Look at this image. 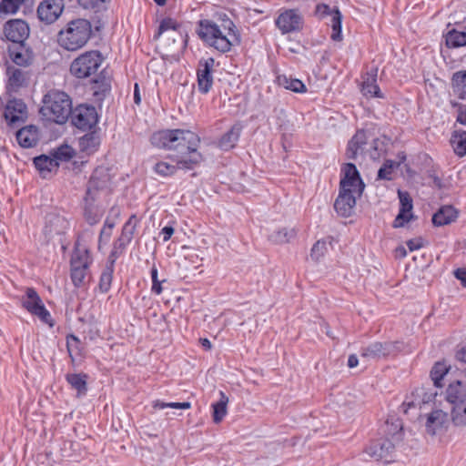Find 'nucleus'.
Returning <instances> with one entry per match:
<instances>
[{
  "instance_id": "nucleus-1",
  "label": "nucleus",
  "mask_w": 466,
  "mask_h": 466,
  "mask_svg": "<svg viewBox=\"0 0 466 466\" xmlns=\"http://www.w3.org/2000/svg\"><path fill=\"white\" fill-rule=\"evenodd\" d=\"M198 35L220 53L229 52L232 46L239 45L241 41L236 25L226 14H218L217 21H200Z\"/></svg>"
},
{
  "instance_id": "nucleus-2",
  "label": "nucleus",
  "mask_w": 466,
  "mask_h": 466,
  "mask_svg": "<svg viewBox=\"0 0 466 466\" xmlns=\"http://www.w3.org/2000/svg\"><path fill=\"white\" fill-rule=\"evenodd\" d=\"M112 73L108 67H104L99 74L89 80V90L95 106L89 105V153L96 151L102 139L101 128L96 127L99 121L102 104L111 90Z\"/></svg>"
},
{
  "instance_id": "nucleus-3",
  "label": "nucleus",
  "mask_w": 466,
  "mask_h": 466,
  "mask_svg": "<svg viewBox=\"0 0 466 466\" xmlns=\"http://www.w3.org/2000/svg\"><path fill=\"white\" fill-rule=\"evenodd\" d=\"M341 172L343 177L339 182V192L334 208L339 216L349 218L356 206V197L362 194L365 185L354 164H346Z\"/></svg>"
},
{
  "instance_id": "nucleus-4",
  "label": "nucleus",
  "mask_w": 466,
  "mask_h": 466,
  "mask_svg": "<svg viewBox=\"0 0 466 466\" xmlns=\"http://www.w3.org/2000/svg\"><path fill=\"white\" fill-rule=\"evenodd\" d=\"M150 141L156 147L183 152L198 148L200 138L196 133L187 129H166L155 132Z\"/></svg>"
},
{
  "instance_id": "nucleus-5",
  "label": "nucleus",
  "mask_w": 466,
  "mask_h": 466,
  "mask_svg": "<svg viewBox=\"0 0 466 466\" xmlns=\"http://www.w3.org/2000/svg\"><path fill=\"white\" fill-rule=\"evenodd\" d=\"M72 102L67 94L59 90H50L43 98L41 114L56 124H65L71 112Z\"/></svg>"
},
{
  "instance_id": "nucleus-6",
  "label": "nucleus",
  "mask_w": 466,
  "mask_h": 466,
  "mask_svg": "<svg viewBox=\"0 0 466 466\" xmlns=\"http://www.w3.org/2000/svg\"><path fill=\"white\" fill-rule=\"evenodd\" d=\"M446 400L451 405V421L456 428H466V381L455 380L446 390Z\"/></svg>"
},
{
  "instance_id": "nucleus-7",
  "label": "nucleus",
  "mask_w": 466,
  "mask_h": 466,
  "mask_svg": "<svg viewBox=\"0 0 466 466\" xmlns=\"http://www.w3.org/2000/svg\"><path fill=\"white\" fill-rule=\"evenodd\" d=\"M57 41L68 51H77L87 43V20L70 21L65 29L59 31Z\"/></svg>"
},
{
  "instance_id": "nucleus-8",
  "label": "nucleus",
  "mask_w": 466,
  "mask_h": 466,
  "mask_svg": "<svg viewBox=\"0 0 466 466\" xmlns=\"http://www.w3.org/2000/svg\"><path fill=\"white\" fill-rule=\"evenodd\" d=\"M110 0H89V7L94 10L96 15L89 21V40L94 39L96 46H105L102 36V29L105 25V14Z\"/></svg>"
},
{
  "instance_id": "nucleus-9",
  "label": "nucleus",
  "mask_w": 466,
  "mask_h": 466,
  "mask_svg": "<svg viewBox=\"0 0 466 466\" xmlns=\"http://www.w3.org/2000/svg\"><path fill=\"white\" fill-rule=\"evenodd\" d=\"M397 350V343L391 341H374L360 350V357L367 361H377L393 354Z\"/></svg>"
},
{
  "instance_id": "nucleus-10",
  "label": "nucleus",
  "mask_w": 466,
  "mask_h": 466,
  "mask_svg": "<svg viewBox=\"0 0 466 466\" xmlns=\"http://www.w3.org/2000/svg\"><path fill=\"white\" fill-rule=\"evenodd\" d=\"M23 306L32 314L37 316L41 320L49 323L51 316L45 308L37 292L32 289H26L25 295L22 299Z\"/></svg>"
},
{
  "instance_id": "nucleus-11",
  "label": "nucleus",
  "mask_w": 466,
  "mask_h": 466,
  "mask_svg": "<svg viewBox=\"0 0 466 466\" xmlns=\"http://www.w3.org/2000/svg\"><path fill=\"white\" fill-rule=\"evenodd\" d=\"M65 8L64 0H43L37 7V16L46 25L55 23Z\"/></svg>"
},
{
  "instance_id": "nucleus-12",
  "label": "nucleus",
  "mask_w": 466,
  "mask_h": 466,
  "mask_svg": "<svg viewBox=\"0 0 466 466\" xmlns=\"http://www.w3.org/2000/svg\"><path fill=\"white\" fill-rule=\"evenodd\" d=\"M450 422H451V418H449L447 412L440 409H435L426 416V432L431 436L442 433L447 431Z\"/></svg>"
},
{
  "instance_id": "nucleus-13",
  "label": "nucleus",
  "mask_w": 466,
  "mask_h": 466,
  "mask_svg": "<svg viewBox=\"0 0 466 466\" xmlns=\"http://www.w3.org/2000/svg\"><path fill=\"white\" fill-rule=\"evenodd\" d=\"M398 197L400 199V211L393 221V228H402L407 223L414 218L412 208L413 202L409 192L398 190Z\"/></svg>"
},
{
  "instance_id": "nucleus-14",
  "label": "nucleus",
  "mask_w": 466,
  "mask_h": 466,
  "mask_svg": "<svg viewBox=\"0 0 466 466\" xmlns=\"http://www.w3.org/2000/svg\"><path fill=\"white\" fill-rule=\"evenodd\" d=\"M303 19L297 10L289 9L281 13L276 19V25L282 34L299 31Z\"/></svg>"
},
{
  "instance_id": "nucleus-15",
  "label": "nucleus",
  "mask_w": 466,
  "mask_h": 466,
  "mask_svg": "<svg viewBox=\"0 0 466 466\" xmlns=\"http://www.w3.org/2000/svg\"><path fill=\"white\" fill-rule=\"evenodd\" d=\"M395 446L390 440L383 439L371 442L365 450V452L376 461H384L390 462L392 459V453Z\"/></svg>"
},
{
  "instance_id": "nucleus-16",
  "label": "nucleus",
  "mask_w": 466,
  "mask_h": 466,
  "mask_svg": "<svg viewBox=\"0 0 466 466\" xmlns=\"http://www.w3.org/2000/svg\"><path fill=\"white\" fill-rule=\"evenodd\" d=\"M215 60L212 57H208L205 60L198 62V68L197 72L198 76V89L201 94H207L212 87L213 76L212 68L214 66Z\"/></svg>"
},
{
  "instance_id": "nucleus-17",
  "label": "nucleus",
  "mask_w": 466,
  "mask_h": 466,
  "mask_svg": "<svg viewBox=\"0 0 466 466\" xmlns=\"http://www.w3.org/2000/svg\"><path fill=\"white\" fill-rule=\"evenodd\" d=\"M5 35L13 43L22 44L29 35V26L24 20H11L5 25Z\"/></svg>"
},
{
  "instance_id": "nucleus-18",
  "label": "nucleus",
  "mask_w": 466,
  "mask_h": 466,
  "mask_svg": "<svg viewBox=\"0 0 466 466\" xmlns=\"http://www.w3.org/2000/svg\"><path fill=\"white\" fill-rule=\"evenodd\" d=\"M4 116L10 125L23 122L26 117V106L21 99H11L5 106Z\"/></svg>"
},
{
  "instance_id": "nucleus-19",
  "label": "nucleus",
  "mask_w": 466,
  "mask_h": 466,
  "mask_svg": "<svg viewBox=\"0 0 466 466\" xmlns=\"http://www.w3.org/2000/svg\"><path fill=\"white\" fill-rule=\"evenodd\" d=\"M204 160V157L198 148L180 152V155L176 156L173 161L177 165L178 169L192 170L198 167Z\"/></svg>"
},
{
  "instance_id": "nucleus-20",
  "label": "nucleus",
  "mask_w": 466,
  "mask_h": 466,
  "mask_svg": "<svg viewBox=\"0 0 466 466\" xmlns=\"http://www.w3.org/2000/svg\"><path fill=\"white\" fill-rule=\"evenodd\" d=\"M87 268V258L80 257V250L76 248L71 258V278L76 286L83 284Z\"/></svg>"
},
{
  "instance_id": "nucleus-21",
  "label": "nucleus",
  "mask_w": 466,
  "mask_h": 466,
  "mask_svg": "<svg viewBox=\"0 0 466 466\" xmlns=\"http://www.w3.org/2000/svg\"><path fill=\"white\" fill-rule=\"evenodd\" d=\"M68 223L66 218L55 212L49 213L46 217L44 232L48 238L60 235L67 228Z\"/></svg>"
},
{
  "instance_id": "nucleus-22",
  "label": "nucleus",
  "mask_w": 466,
  "mask_h": 466,
  "mask_svg": "<svg viewBox=\"0 0 466 466\" xmlns=\"http://www.w3.org/2000/svg\"><path fill=\"white\" fill-rule=\"evenodd\" d=\"M163 34L177 35H178V41L182 45H187V35L186 31L179 23L170 17L164 18L160 22L156 37H159Z\"/></svg>"
},
{
  "instance_id": "nucleus-23",
  "label": "nucleus",
  "mask_w": 466,
  "mask_h": 466,
  "mask_svg": "<svg viewBox=\"0 0 466 466\" xmlns=\"http://www.w3.org/2000/svg\"><path fill=\"white\" fill-rule=\"evenodd\" d=\"M138 219L136 215L130 216L128 220L125 223L120 237L114 243V250L116 252L117 248H125L133 238Z\"/></svg>"
},
{
  "instance_id": "nucleus-24",
  "label": "nucleus",
  "mask_w": 466,
  "mask_h": 466,
  "mask_svg": "<svg viewBox=\"0 0 466 466\" xmlns=\"http://www.w3.org/2000/svg\"><path fill=\"white\" fill-rule=\"evenodd\" d=\"M16 139L22 147H33L39 139L38 129L35 126L25 127L16 132Z\"/></svg>"
},
{
  "instance_id": "nucleus-25",
  "label": "nucleus",
  "mask_w": 466,
  "mask_h": 466,
  "mask_svg": "<svg viewBox=\"0 0 466 466\" xmlns=\"http://www.w3.org/2000/svg\"><path fill=\"white\" fill-rule=\"evenodd\" d=\"M6 75L8 78L7 88L15 92L25 85L28 78L25 71L12 66L7 67Z\"/></svg>"
},
{
  "instance_id": "nucleus-26",
  "label": "nucleus",
  "mask_w": 466,
  "mask_h": 466,
  "mask_svg": "<svg viewBox=\"0 0 466 466\" xmlns=\"http://www.w3.org/2000/svg\"><path fill=\"white\" fill-rule=\"evenodd\" d=\"M367 133L364 130H358L348 144V158L355 159L359 154L362 153L364 146L367 143Z\"/></svg>"
},
{
  "instance_id": "nucleus-27",
  "label": "nucleus",
  "mask_w": 466,
  "mask_h": 466,
  "mask_svg": "<svg viewBox=\"0 0 466 466\" xmlns=\"http://www.w3.org/2000/svg\"><path fill=\"white\" fill-rule=\"evenodd\" d=\"M9 56L15 65L20 66H27L33 60L31 52L22 44L9 47Z\"/></svg>"
},
{
  "instance_id": "nucleus-28",
  "label": "nucleus",
  "mask_w": 466,
  "mask_h": 466,
  "mask_svg": "<svg viewBox=\"0 0 466 466\" xmlns=\"http://www.w3.org/2000/svg\"><path fill=\"white\" fill-rule=\"evenodd\" d=\"M457 211L452 206L441 207L432 217V223L441 227L453 222L457 218Z\"/></svg>"
},
{
  "instance_id": "nucleus-29",
  "label": "nucleus",
  "mask_w": 466,
  "mask_h": 466,
  "mask_svg": "<svg viewBox=\"0 0 466 466\" xmlns=\"http://www.w3.org/2000/svg\"><path fill=\"white\" fill-rule=\"evenodd\" d=\"M71 123L76 128L85 131L87 128V105L80 104L75 108L71 107Z\"/></svg>"
},
{
  "instance_id": "nucleus-30",
  "label": "nucleus",
  "mask_w": 466,
  "mask_h": 466,
  "mask_svg": "<svg viewBox=\"0 0 466 466\" xmlns=\"http://www.w3.org/2000/svg\"><path fill=\"white\" fill-rule=\"evenodd\" d=\"M240 132L241 127L239 125H234L221 137L218 141V147L226 151L233 148L239 138Z\"/></svg>"
},
{
  "instance_id": "nucleus-31",
  "label": "nucleus",
  "mask_w": 466,
  "mask_h": 466,
  "mask_svg": "<svg viewBox=\"0 0 466 466\" xmlns=\"http://www.w3.org/2000/svg\"><path fill=\"white\" fill-rule=\"evenodd\" d=\"M451 88L455 96L466 100V70L453 73L451 77Z\"/></svg>"
},
{
  "instance_id": "nucleus-32",
  "label": "nucleus",
  "mask_w": 466,
  "mask_h": 466,
  "mask_svg": "<svg viewBox=\"0 0 466 466\" xmlns=\"http://www.w3.org/2000/svg\"><path fill=\"white\" fill-rule=\"evenodd\" d=\"M70 73L78 79L87 77V52L81 54L73 60L70 66Z\"/></svg>"
},
{
  "instance_id": "nucleus-33",
  "label": "nucleus",
  "mask_w": 466,
  "mask_h": 466,
  "mask_svg": "<svg viewBox=\"0 0 466 466\" xmlns=\"http://www.w3.org/2000/svg\"><path fill=\"white\" fill-rule=\"evenodd\" d=\"M34 164L37 170L46 177V173H50L56 169L59 166L58 161L54 157L41 155L34 158Z\"/></svg>"
},
{
  "instance_id": "nucleus-34",
  "label": "nucleus",
  "mask_w": 466,
  "mask_h": 466,
  "mask_svg": "<svg viewBox=\"0 0 466 466\" xmlns=\"http://www.w3.org/2000/svg\"><path fill=\"white\" fill-rule=\"evenodd\" d=\"M451 144L457 156H466V131L455 130L451 135Z\"/></svg>"
},
{
  "instance_id": "nucleus-35",
  "label": "nucleus",
  "mask_w": 466,
  "mask_h": 466,
  "mask_svg": "<svg viewBox=\"0 0 466 466\" xmlns=\"http://www.w3.org/2000/svg\"><path fill=\"white\" fill-rule=\"evenodd\" d=\"M278 83L284 88L296 93H305L307 91V88L301 80L292 78L291 76H287L285 75L278 76Z\"/></svg>"
},
{
  "instance_id": "nucleus-36",
  "label": "nucleus",
  "mask_w": 466,
  "mask_h": 466,
  "mask_svg": "<svg viewBox=\"0 0 466 466\" xmlns=\"http://www.w3.org/2000/svg\"><path fill=\"white\" fill-rule=\"evenodd\" d=\"M116 258V252L112 251L110 254V258H111L110 265L106 268V269L102 272V274L100 276L99 289L102 292H106L110 289L112 276H113V267H114Z\"/></svg>"
},
{
  "instance_id": "nucleus-37",
  "label": "nucleus",
  "mask_w": 466,
  "mask_h": 466,
  "mask_svg": "<svg viewBox=\"0 0 466 466\" xmlns=\"http://www.w3.org/2000/svg\"><path fill=\"white\" fill-rule=\"evenodd\" d=\"M91 181L97 189L103 188L110 181V174L106 167H96L92 174Z\"/></svg>"
},
{
  "instance_id": "nucleus-38",
  "label": "nucleus",
  "mask_w": 466,
  "mask_h": 466,
  "mask_svg": "<svg viewBox=\"0 0 466 466\" xmlns=\"http://www.w3.org/2000/svg\"><path fill=\"white\" fill-rule=\"evenodd\" d=\"M450 368L446 365L445 362L438 361L434 364L431 370V379L433 381V384L437 388H441L443 386L441 380L449 372Z\"/></svg>"
},
{
  "instance_id": "nucleus-39",
  "label": "nucleus",
  "mask_w": 466,
  "mask_h": 466,
  "mask_svg": "<svg viewBox=\"0 0 466 466\" xmlns=\"http://www.w3.org/2000/svg\"><path fill=\"white\" fill-rule=\"evenodd\" d=\"M220 399L218 402L212 404L213 408V420L215 423H219L227 414V405L228 398L223 391L219 392Z\"/></svg>"
},
{
  "instance_id": "nucleus-40",
  "label": "nucleus",
  "mask_w": 466,
  "mask_h": 466,
  "mask_svg": "<svg viewBox=\"0 0 466 466\" xmlns=\"http://www.w3.org/2000/svg\"><path fill=\"white\" fill-rule=\"evenodd\" d=\"M446 45L449 47H461L466 46V32L452 29L446 35Z\"/></svg>"
},
{
  "instance_id": "nucleus-41",
  "label": "nucleus",
  "mask_w": 466,
  "mask_h": 466,
  "mask_svg": "<svg viewBox=\"0 0 466 466\" xmlns=\"http://www.w3.org/2000/svg\"><path fill=\"white\" fill-rule=\"evenodd\" d=\"M297 235L294 228H281L278 231L273 232L269 238L276 244H284L289 242Z\"/></svg>"
},
{
  "instance_id": "nucleus-42",
  "label": "nucleus",
  "mask_w": 466,
  "mask_h": 466,
  "mask_svg": "<svg viewBox=\"0 0 466 466\" xmlns=\"http://www.w3.org/2000/svg\"><path fill=\"white\" fill-rule=\"evenodd\" d=\"M341 21L342 15L338 9L332 11L331 19H330V26L332 28L331 39L333 41H340L342 39L341 34Z\"/></svg>"
},
{
  "instance_id": "nucleus-43",
  "label": "nucleus",
  "mask_w": 466,
  "mask_h": 466,
  "mask_svg": "<svg viewBox=\"0 0 466 466\" xmlns=\"http://www.w3.org/2000/svg\"><path fill=\"white\" fill-rule=\"evenodd\" d=\"M399 167L400 163L395 162V160H385L382 167L378 171V179L391 180L394 170Z\"/></svg>"
},
{
  "instance_id": "nucleus-44",
  "label": "nucleus",
  "mask_w": 466,
  "mask_h": 466,
  "mask_svg": "<svg viewBox=\"0 0 466 466\" xmlns=\"http://www.w3.org/2000/svg\"><path fill=\"white\" fill-rule=\"evenodd\" d=\"M361 90L365 96L381 97L380 88L376 84V75H372L363 81Z\"/></svg>"
},
{
  "instance_id": "nucleus-45",
  "label": "nucleus",
  "mask_w": 466,
  "mask_h": 466,
  "mask_svg": "<svg viewBox=\"0 0 466 466\" xmlns=\"http://www.w3.org/2000/svg\"><path fill=\"white\" fill-rule=\"evenodd\" d=\"M115 220H110L109 218H106V220L105 221L104 227L100 231L98 239L99 249H102L103 246H106L109 242L112 235V229L115 227Z\"/></svg>"
},
{
  "instance_id": "nucleus-46",
  "label": "nucleus",
  "mask_w": 466,
  "mask_h": 466,
  "mask_svg": "<svg viewBox=\"0 0 466 466\" xmlns=\"http://www.w3.org/2000/svg\"><path fill=\"white\" fill-rule=\"evenodd\" d=\"M154 171L162 177H168L174 175L178 169L177 165L170 164L167 161H159L153 167Z\"/></svg>"
},
{
  "instance_id": "nucleus-47",
  "label": "nucleus",
  "mask_w": 466,
  "mask_h": 466,
  "mask_svg": "<svg viewBox=\"0 0 466 466\" xmlns=\"http://www.w3.org/2000/svg\"><path fill=\"white\" fill-rule=\"evenodd\" d=\"M67 350L73 361L78 360L80 354V341L74 335H70L66 339Z\"/></svg>"
},
{
  "instance_id": "nucleus-48",
  "label": "nucleus",
  "mask_w": 466,
  "mask_h": 466,
  "mask_svg": "<svg viewBox=\"0 0 466 466\" xmlns=\"http://www.w3.org/2000/svg\"><path fill=\"white\" fill-rule=\"evenodd\" d=\"M25 0H2L0 2V13L15 14Z\"/></svg>"
},
{
  "instance_id": "nucleus-49",
  "label": "nucleus",
  "mask_w": 466,
  "mask_h": 466,
  "mask_svg": "<svg viewBox=\"0 0 466 466\" xmlns=\"http://www.w3.org/2000/svg\"><path fill=\"white\" fill-rule=\"evenodd\" d=\"M76 155L75 149L68 145H62L54 152V157L56 161H67Z\"/></svg>"
},
{
  "instance_id": "nucleus-50",
  "label": "nucleus",
  "mask_w": 466,
  "mask_h": 466,
  "mask_svg": "<svg viewBox=\"0 0 466 466\" xmlns=\"http://www.w3.org/2000/svg\"><path fill=\"white\" fill-rule=\"evenodd\" d=\"M327 251V242L325 240H318L311 248L310 258L317 262L325 256Z\"/></svg>"
},
{
  "instance_id": "nucleus-51",
  "label": "nucleus",
  "mask_w": 466,
  "mask_h": 466,
  "mask_svg": "<svg viewBox=\"0 0 466 466\" xmlns=\"http://www.w3.org/2000/svg\"><path fill=\"white\" fill-rule=\"evenodd\" d=\"M152 407L154 409H165V408H172V409H183L187 410L191 407L190 402H164L161 400H154L152 402Z\"/></svg>"
},
{
  "instance_id": "nucleus-52",
  "label": "nucleus",
  "mask_w": 466,
  "mask_h": 466,
  "mask_svg": "<svg viewBox=\"0 0 466 466\" xmlns=\"http://www.w3.org/2000/svg\"><path fill=\"white\" fill-rule=\"evenodd\" d=\"M104 59L105 56L100 51H89V76H91V70H94V72L96 71L103 63Z\"/></svg>"
},
{
  "instance_id": "nucleus-53",
  "label": "nucleus",
  "mask_w": 466,
  "mask_h": 466,
  "mask_svg": "<svg viewBox=\"0 0 466 466\" xmlns=\"http://www.w3.org/2000/svg\"><path fill=\"white\" fill-rule=\"evenodd\" d=\"M85 378V375L71 374L67 376V380L72 385L73 388L77 390L79 393H82L86 390Z\"/></svg>"
},
{
  "instance_id": "nucleus-54",
  "label": "nucleus",
  "mask_w": 466,
  "mask_h": 466,
  "mask_svg": "<svg viewBox=\"0 0 466 466\" xmlns=\"http://www.w3.org/2000/svg\"><path fill=\"white\" fill-rule=\"evenodd\" d=\"M150 274H151V279H152L151 290L155 294L159 295L162 293L163 289H162V286H161L162 282L159 281L158 278H157V268L156 265H153V267L151 268Z\"/></svg>"
},
{
  "instance_id": "nucleus-55",
  "label": "nucleus",
  "mask_w": 466,
  "mask_h": 466,
  "mask_svg": "<svg viewBox=\"0 0 466 466\" xmlns=\"http://www.w3.org/2000/svg\"><path fill=\"white\" fill-rule=\"evenodd\" d=\"M332 11H335V9H331L328 5L325 4L318 5L316 7V13L321 17L325 15L331 16Z\"/></svg>"
},
{
  "instance_id": "nucleus-56",
  "label": "nucleus",
  "mask_w": 466,
  "mask_h": 466,
  "mask_svg": "<svg viewBox=\"0 0 466 466\" xmlns=\"http://www.w3.org/2000/svg\"><path fill=\"white\" fill-rule=\"evenodd\" d=\"M458 114H457V122L461 125H466V106L465 105H458Z\"/></svg>"
},
{
  "instance_id": "nucleus-57",
  "label": "nucleus",
  "mask_w": 466,
  "mask_h": 466,
  "mask_svg": "<svg viewBox=\"0 0 466 466\" xmlns=\"http://www.w3.org/2000/svg\"><path fill=\"white\" fill-rule=\"evenodd\" d=\"M407 246L410 251L420 249L422 247L421 238H413L407 241Z\"/></svg>"
},
{
  "instance_id": "nucleus-58",
  "label": "nucleus",
  "mask_w": 466,
  "mask_h": 466,
  "mask_svg": "<svg viewBox=\"0 0 466 466\" xmlns=\"http://www.w3.org/2000/svg\"><path fill=\"white\" fill-rule=\"evenodd\" d=\"M174 228L172 226H166L161 229L160 234L163 236V241L167 242L170 239L174 233Z\"/></svg>"
},
{
  "instance_id": "nucleus-59",
  "label": "nucleus",
  "mask_w": 466,
  "mask_h": 466,
  "mask_svg": "<svg viewBox=\"0 0 466 466\" xmlns=\"http://www.w3.org/2000/svg\"><path fill=\"white\" fill-rule=\"evenodd\" d=\"M455 277L461 281L463 286H466V269L465 268H458L454 271Z\"/></svg>"
},
{
  "instance_id": "nucleus-60",
  "label": "nucleus",
  "mask_w": 466,
  "mask_h": 466,
  "mask_svg": "<svg viewBox=\"0 0 466 466\" xmlns=\"http://www.w3.org/2000/svg\"><path fill=\"white\" fill-rule=\"evenodd\" d=\"M78 147L81 151H86L87 148V134L83 135L78 139Z\"/></svg>"
},
{
  "instance_id": "nucleus-61",
  "label": "nucleus",
  "mask_w": 466,
  "mask_h": 466,
  "mask_svg": "<svg viewBox=\"0 0 466 466\" xmlns=\"http://www.w3.org/2000/svg\"><path fill=\"white\" fill-rule=\"evenodd\" d=\"M358 364H359V359H358L357 355H355V354L350 355L349 359H348L349 368H355L358 366Z\"/></svg>"
},
{
  "instance_id": "nucleus-62",
  "label": "nucleus",
  "mask_w": 466,
  "mask_h": 466,
  "mask_svg": "<svg viewBox=\"0 0 466 466\" xmlns=\"http://www.w3.org/2000/svg\"><path fill=\"white\" fill-rule=\"evenodd\" d=\"M134 102L137 105H139L141 102V96H140V93H139L138 84H135V86H134Z\"/></svg>"
},
{
  "instance_id": "nucleus-63",
  "label": "nucleus",
  "mask_w": 466,
  "mask_h": 466,
  "mask_svg": "<svg viewBox=\"0 0 466 466\" xmlns=\"http://www.w3.org/2000/svg\"><path fill=\"white\" fill-rule=\"evenodd\" d=\"M456 358L461 362L466 363V347L457 352Z\"/></svg>"
},
{
  "instance_id": "nucleus-64",
  "label": "nucleus",
  "mask_w": 466,
  "mask_h": 466,
  "mask_svg": "<svg viewBox=\"0 0 466 466\" xmlns=\"http://www.w3.org/2000/svg\"><path fill=\"white\" fill-rule=\"evenodd\" d=\"M457 247L466 256V238L457 242Z\"/></svg>"
}]
</instances>
